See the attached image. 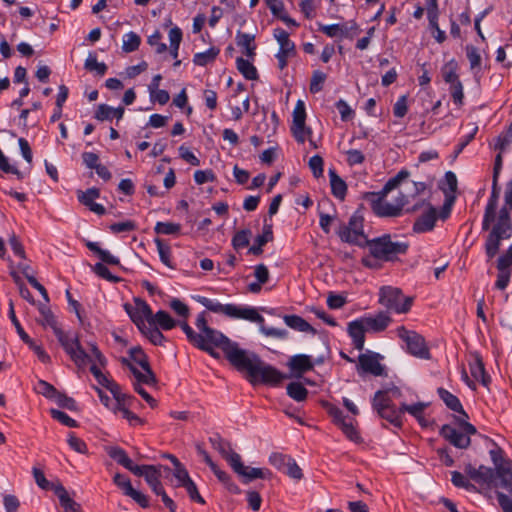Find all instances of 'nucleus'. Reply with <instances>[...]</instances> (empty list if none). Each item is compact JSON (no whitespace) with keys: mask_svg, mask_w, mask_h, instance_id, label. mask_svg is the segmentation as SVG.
Segmentation results:
<instances>
[{"mask_svg":"<svg viewBox=\"0 0 512 512\" xmlns=\"http://www.w3.org/2000/svg\"><path fill=\"white\" fill-rule=\"evenodd\" d=\"M195 326L198 332L186 323L181 322L180 327L191 345L207 352L215 359L220 354L215 348H220L229 363L240 373H245L246 379L252 384H265L278 386L285 375L275 367L265 363L256 353L240 348L237 342L230 340L219 330L208 325L206 312L197 315Z\"/></svg>","mask_w":512,"mask_h":512,"instance_id":"1","label":"nucleus"},{"mask_svg":"<svg viewBox=\"0 0 512 512\" xmlns=\"http://www.w3.org/2000/svg\"><path fill=\"white\" fill-rule=\"evenodd\" d=\"M194 299L211 312L223 314L232 319H242L259 325L262 334L268 337L285 339L288 331L274 327L265 326L264 318L259 314L258 309L250 306L235 305L232 303L222 304L219 301L204 296H196Z\"/></svg>","mask_w":512,"mask_h":512,"instance_id":"2","label":"nucleus"},{"mask_svg":"<svg viewBox=\"0 0 512 512\" xmlns=\"http://www.w3.org/2000/svg\"><path fill=\"white\" fill-rule=\"evenodd\" d=\"M123 308L138 330L154 345H159L160 310L153 313L148 303L139 297H134L132 302L124 303Z\"/></svg>","mask_w":512,"mask_h":512,"instance_id":"3","label":"nucleus"},{"mask_svg":"<svg viewBox=\"0 0 512 512\" xmlns=\"http://www.w3.org/2000/svg\"><path fill=\"white\" fill-rule=\"evenodd\" d=\"M427 185L424 182H413V189L409 194L399 193L395 203L386 200L387 195L382 193H371V208L375 215L379 217H398L402 214L405 206L411 203V200L425 193Z\"/></svg>","mask_w":512,"mask_h":512,"instance_id":"4","label":"nucleus"},{"mask_svg":"<svg viewBox=\"0 0 512 512\" xmlns=\"http://www.w3.org/2000/svg\"><path fill=\"white\" fill-rule=\"evenodd\" d=\"M366 247L370 254L381 261H394L399 255H405L409 244L403 241H393L391 235L384 234L380 237L369 239Z\"/></svg>","mask_w":512,"mask_h":512,"instance_id":"5","label":"nucleus"},{"mask_svg":"<svg viewBox=\"0 0 512 512\" xmlns=\"http://www.w3.org/2000/svg\"><path fill=\"white\" fill-rule=\"evenodd\" d=\"M413 297L405 296L400 288L383 286L379 291V303L389 312L406 314L413 304Z\"/></svg>","mask_w":512,"mask_h":512,"instance_id":"6","label":"nucleus"},{"mask_svg":"<svg viewBox=\"0 0 512 512\" xmlns=\"http://www.w3.org/2000/svg\"><path fill=\"white\" fill-rule=\"evenodd\" d=\"M337 235L342 242L361 248L366 247L369 241L364 233V218L359 212L353 213L347 224L340 225Z\"/></svg>","mask_w":512,"mask_h":512,"instance_id":"7","label":"nucleus"},{"mask_svg":"<svg viewBox=\"0 0 512 512\" xmlns=\"http://www.w3.org/2000/svg\"><path fill=\"white\" fill-rule=\"evenodd\" d=\"M372 407L377 412L378 416L385 419L396 428H401L403 425V412L401 406L397 408L391 397L386 395L385 392L377 391L372 400Z\"/></svg>","mask_w":512,"mask_h":512,"instance_id":"8","label":"nucleus"},{"mask_svg":"<svg viewBox=\"0 0 512 512\" xmlns=\"http://www.w3.org/2000/svg\"><path fill=\"white\" fill-rule=\"evenodd\" d=\"M54 334L58 342L63 347L64 351L69 355L70 359L75 363L76 366L82 368L88 363V360H90L89 355L80 345L76 333L71 331L66 332L60 328L55 329Z\"/></svg>","mask_w":512,"mask_h":512,"instance_id":"9","label":"nucleus"},{"mask_svg":"<svg viewBox=\"0 0 512 512\" xmlns=\"http://www.w3.org/2000/svg\"><path fill=\"white\" fill-rule=\"evenodd\" d=\"M122 364L130 370L134 378L140 381L149 382L155 380L147 357L141 348H131L129 358H122Z\"/></svg>","mask_w":512,"mask_h":512,"instance_id":"10","label":"nucleus"},{"mask_svg":"<svg viewBox=\"0 0 512 512\" xmlns=\"http://www.w3.org/2000/svg\"><path fill=\"white\" fill-rule=\"evenodd\" d=\"M34 480L36 484L44 490L52 489L55 493V495L58 497L61 507L63 508L64 512H79L81 510V506L79 503L75 502L70 496L68 495L66 489L61 484H51L45 477L44 473L34 467L32 470Z\"/></svg>","mask_w":512,"mask_h":512,"instance_id":"11","label":"nucleus"},{"mask_svg":"<svg viewBox=\"0 0 512 512\" xmlns=\"http://www.w3.org/2000/svg\"><path fill=\"white\" fill-rule=\"evenodd\" d=\"M476 432L477 430L475 426L467 421L461 423V430H458L449 424L443 425L440 429V435L450 444L459 449L468 448L471 443L470 435H474Z\"/></svg>","mask_w":512,"mask_h":512,"instance_id":"12","label":"nucleus"},{"mask_svg":"<svg viewBox=\"0 0 512 512\" xmlns=\"http://www.w3.org/2000/svg\"><path fill=\"white\" fill-rule=\"evenodd\" d=\"M512 223L497 221L486 237L484 249L487 261H491L498 253L501 241L511 238Z\"/></svg>","mask_w":512,"mask_h":512,"instance_id":"13","label":"nucleus"},{"mask_svg":"<svg viewBox=\"0 0 512 512\" xmlns=\"http://www.w3.org/2000/svg\"><path fill=\"white\" fill-rule=\"evenodd\" d=\"M397 336L406 344L407 351L420 359H430L431 354L426 345L424 337L415 331L400 326L396 329Z\"/></svg>","mask_w":512,"mask_h":512,"instance_id":"14","label":"nucleus"},{"mask_svg":"<svg viewBox=\"0 0 512 512\" xmlns=\"http://www.w3.org/2000/svg\"><path fill=\"white\" fill-rule=\"evenodd\" d=\"M425 205L428 206V210L423 213L413 225V230L417 233L428 232L434 228L437 220V210L427 203L424 198L419 199L412 206L407 207L408 212H415Z\"/></svg>","mask_w":512,"mask_h":512,"instance_id":"15","label":"nucleus"},{"mask_svg":"<svg viewBox=\"0 0 512 512\" xmlns=\"http://www.w3.org/2000/svg\"><path fill=\"white\" fill-rule=\"evenodd\" d=\"M227 461L235 473L244 478L245 483L251 482L252 480L258 478L264 479L267 477V474H270L268 470L245 466L241 460V456L233 451L228 455Z\"/></svg>","mask_w":512,"mask_h":512,"instance_id":"16","label":"nucleus"},{"mask_svg":"<svg viewBox=\"0 0 512 512\" xmlns=\"http://www.w3.org/2000/svg\"><path fill=\"white\" fill-rule=\"evenodd\" d=\"M292 116L291 132L296 141L303 144L306 141V137L312 134V130L305 126L306 109L303 101H297Z\"/></svg>","mask_w":512,"mask_h":512,"instance_id":"17","label":"nucleus"},{"mask_svg":"<svg viewBox=\"0 0 512 512\" xmlns=\"http://www.w3.org/2000/svg\"><path fill=\"white\" fill-rule=\"evenodd\" d=\"M384 357L376 352L367 351L358 357V372L369 373L373 376L385 375V367L381 364Z\"/></svg>","mask_w":512,"mask_h":512,"instance_id":"18","label":"nucleus"},{"mask_svg":"<svg viewBox=\"0 0 512 512\" xmlns=\"http://www.w3.org/2000/svg\"><path fill=\"white\" fill-rule=\"evenodd\" d=\"M236 46L243 56L236 58V64H251L256 55L255 36L252 34L237 31L235 36Z\"/></svg>","mask_w":512,"mask_h":512,"instance_id":"19","label":"nucleus"},{"mask_svg":"<svg viewBox=\"0 0 512 512\" xmlns=\"http://www.w3.org/2000/svg\"><path fill=\"white\" fill-rule=\"evenodd\" d=\"M499 195L500 188L498 186V179L492 178V189L490 197L485 207V212L482 221V230H489L491 223L494 222L495 220Z\"/></svg>","mask_w":512,"mask_h":512,"instance_id":"20","label":"nucleus"},{"mask_svg":"<svg viewBox=\"0 0 512 512\" xmlns=\"http://www.w3.org/2000/svg\"><path fill=\"white\" fill-rule=\"evenodd\" d=\"M367 332L380 333L392 322V318L388 311H379L375 315L361 317Z\"/></svg>","mask_w":512,"mask_h":512,"instance_id":"21","label":"nucleus"},{"mask_svg":"<svg viewBox=\"0 0 512 512\" xmlns=\"http://www.w3.org/2000/svg\"><path fill=\"white\" fill-rule=\"evenodd\" d=\"M465 473L476 483L485 484L488 487L493 485L496 477V472L492 468L484 465H480L476 468L471 464H468L465 466Z\"/></svg>","mask_w":512,"mask_h":512,"instance_id":"22","label":"nucleus"},{"mask_svg":"<svg viewBox=\"0 0 512 512\" xmlns=\"http://www.w3.org/2000/svg\"><path fill=\"white\" fill-rule=\"evenodd\" d=\"M443 78L450 85L449 91L454 104L461 107L464 103V92L458 74L454 70L445 71L443 72Z\"/></svg>","mask_w":512,"mask_h":512,"instance_id":"23","label":"nucleus"},{"mask_svg":"<svg viewBox=\"0 0 512 512\" xmlns=\"http://www.w3.org/2000/svg\"><path fill=\"white\" fill-rule=\"evenodd\" d=\"M100 191L99 189L93 187L89 188L86 191H78L77 198L78 201L84 206L88 207L90 211L94 212L97 215L105 214V207L102 204L96 203L95 200L99 198Z\"/></svg>","mask_w":512,"mask_h":512,"instance_id":"24","label":"nucleus"},{"mask_svg":"<svg viewBox=\"0 0 512 512\" xmlns=\"http://www.w3.org/2000/svg\"><path fill=\"white\" fill-rule=\"evenodd\" d=\"M347 332L352 339L354 348L359 351L363 350L365 344V333L367 330L361 318L349 322Z\"/></svg>","mask_w":512,"mask_h":512,"instance_id":"25","label":"nucleus"},{"mask_svg":"<svg viewBox=\"0 0 512 512\" xmlns=\"http://www.w3.org/2000/svg\"><path fill=\"white\" fill-rule=\"evenodd\" d=\"M139 470L133 472L134 475L143 476L152 488V490L159 495L160 494V473L155 466L152 465H139Z\"/></svg>","mask_w":512,"mask_h":512,"instance_id":"26","label":"nucleus"},{"mask_svg":"<svg viewBox=\"0 0 512 512\" xmlns=\"http://www.w3.org/2000/svg\"><path fill=\"white\" fill-rule=\"evenodd\" d=\"M162 470L165 472V478L174 487H180L188 477L189 473L183 464L173 465L172 468L162 465Z\"/></svg>","mask_w":512,"mask_h":512,"instance_id":"27","label":"nucleus"},{"mask_svg":"<svg viewBox=\"0 0 512 512\" xmlns=\"http://www.w3.org/2000/svg\"><path fill=\"white\" fill-rule=\"evenodd\" d=\"M108 455L116 461L119 465L123 466L125 469L129 470L130 472H136L139 470V465L134 464L131 458L127 455L124 449L113 446L110 447L107 451Z\"/></svg>","mask_w":512,"mask_h":512,"instance_id":"28","label":"nucleus"},{"mask_svg":"<svg viewBox=\"0 0 512 512\" xmlns=\"http://www.w3.org/2000/svg\"><path fill=\"white\" fill-rule=\"evenodd\" d=\"M273 240L272 224L264 221L262 234L255 238L254 244L249 248V252L253 255H260L263 252L262 247Z\"/></svg>","mask_w":512,"mask_h":512,"instance_id":"29","label":"nucleus"},{"mask_svg":"<svg viewBox=\"0 0 512 512\" xmlns=\"http://www.w3.org/2000/svg\"><path fill=\"white\" fill-rule=\"evenodd\" d=\"M437 394L450 410L458 412L465 416L466 418L468 417L457 396H455L454 394H452L451 392L442 387L437 389Z\"/></svg>","mask_w":512,"mask_h":512,"instance_id":"30","label":"nucleus"},{"mask_svg":"<svg viewBox=\"0 0 512 512\" xmlns=\"http://www.w3.org/2000/svg\"><path fill=\"white\" fill-rule=\"evenodd\" d=\"M182 37H183V34H182V31L180 28L178 27H173L170 29L169 33H168V39H169V49L167 50V47L164 43H162V54L168 52L170 54V56L172 57V59H175L177 58L178 56V49H179V45L182 41Z\"/></svg>","mask_w":512,"mask_h":512,"instance_id":"31","label":"nucleus"},{"mask_svg":"<svg viewBox=\"0 0 512 512\" xmlns=\"http://www.w3.org/2000/svg\"><path fill=\"white\" fill-rule=\"evenodd\" d=\"M470 373L472 377L481 382V384L487 387L491 381L490 376L487 374L484 363L479 356H476L475 359L469 364Z\"/></svg>","mask_w":512,"mask_h":512,"instance_id":"32","label":"nucleus"},{"mask_svg":"<svg viewBox=\"0 0 512 512\" xmlns=\"http://www.w3.org/2000/svg\"><path fill=\"white\" fill-rule=\"evenodd\" d=\"M329 178L332 195L339 199L344 200L347 193V185L345 181L336 173L334 169H329Z\"/></svg>","mask_w":512,"mask_h":512,"instance_id":"33","label":"nucleus"},{"mask_svg":"<svg viewBox=\"0 0 512 512\" xmlns=\"http://www.w3.org/2000/svg\"><path fill=\"white\" fill-rule=\"evenodd\" d=\"M283 320L288 327L296 331L311 333L313 335L317 333L315 328H313L304 318L298 315H285Z\"/></svg>","mask_w":512,"mask_h":512,"instance_id":"34","label":"nucleus"},{"mask_svg":"<svg viewBox=\"0 0 512 512\" xmlns=\"http://www.w3.org/2000/svg\"><path fill=\"white\" fill-rule=\"evenodd\" d=\"M288 366L292 372L305 373L313 369V363L308 355L298 354L290 358Z\"/></svg>","mask_w":512,"mask_h":512,"instance_id":"35","label":"nucleus"},{"mask_svg":"<svg viewBox=\"0 0 512 512\" xmlns=\"http://www.w3.org/2000/svg\"><path fill=\"white\" fill-rule=\"evenodd\" d=\"M124 109L119 108H113L106 104L99 105L98 109L96 110L95 117L96 119L100 121L105 120H112L117 119L120 120L123 117Z\"/></svg>","mask_w":512,"mask_h":512,"instance_id":"36","label":"nucleus"},{"mask_svg":"<svg viewBox=\"0 0 512 512\" xmlns=\"http://www.w3.org/2000/svg\"><path fill=\"white\" fill-rule=\"evenodd\" d=\"M86 246L90 251H92L98 255V257L102 261L101 263L108 264V265H119L120 264V260L118 257L111 254L110 251H108L106 249H102L97 242H88L86 244Z\"/></svg>","mask_w":512,"mask_h":512,"instance_id":"37","label":"nucleus"},{"mask_svg":"<svg viewBox=\"0 0 512 512\" xmlns=\"http://www.w3.org/2000/svg\"><path fill=\"white\" fill-rule=\"evenodd\" d=\"M487 439L493 446V448L490 449V451H489L490 458L495 466V468L493 470L495 472H498L499 467L506 466V464H511L512 462L509 459H506L504 457L503 449L501 447H499L494 440L489 439V438H487Z\"/></svg>","mask_w":512,"mask_h":512,"instance_id":"38","label":"nucleus"},{"mask_svg":"<svg viewBox=\"0 0 512 512\" xmlns=\"http://www.w3.org/2000/svg\"><path fill=\"white\" fill-rule=\"evenodd\" d=\"M90 372L95 377L97 382L101 386H103V387L107 388L108 390H110V392L112 394H115L116 391L119 389V385L116 384L115 382L109 380L108 377L101 372V370L99 369V367L95 363H93L90 366Z\"/></svg>","mask_w":512,"mask_h":512,"instance_id":"39","label":"nucleus"},{"mask_svg":"<svg viewBox=\"0 0 512 512\" xmlns=\"http://www.w3.org/2000/svg\"><path fill=\"white\" fill-rule=\"evenodd\" d=\"M287 395L297 402H302L307 398L308 390L301 382H291L287 385Z\"/></svg>","mask_w":512,"mask_h":512,"instance_id":"40","label":"nucleus"},{"mask_svg":"<svg viewBox=\"0 0 512 512\" xmlns=\"http://www.w3.org/2000/svg\"><path fill=\"white\" fill-rule=\"evenodd\" d=\"M169 306L173 310V312L179 317V324L181 322L187 323V319L190 315V308L188 307L187 304H185L178 298H172Z\"/></svg>","mask_w":512,"mask_h":512,"instance_id":"41","label":"nucleus"},{"mask_svg":"<svg viewBox=\"0 0 512 512\" xmlns=\"http://www.w3.org/2000/svg\"><path fill=\"white\" fill-rule=\"evenodd\" d=\"M409 177V172L407 170H400L394 177L390 178L385 185L383 186L380 193L382 195H388L393 189L397 188L402 181Z\"/></svg>","mask_w":512,"mask_h":512,"instance_id":"42","label":"nucleus"},{"mask_svg":"<svg viewBox=\"0 0 512 512\" xmlns=\"http://www.w3.org/2000/svg\"><path fill=\"white\" fill-rule=\"evenodd\" d=\"M322 406L326 410L328 415L332 418L333 423L335 425L339 427L340 425H342V423L346 422V417L344 416L342 410L339 407L329 402H323Z\"/></svg>","mask_w":512,"mask_h":512,"instance_id":"43","label":"nucleus"},{"mask_svg":"<svg viewBox=\"0 0 512 512\" xmlns=\"http://www.w3.org/2000/svg\"><path fill=\"white\" fill-rule=\"evenodd\" d=\"M220 50L217 47H210L204 52L196 53L194 64H208L214 62L219 55Z\"/></svg>","mask_w":512,"mask_h":512,"instance_id":"44","label":"nucleus"},{"mask_svg":"<svg viewBox=\"0 0 512 512\" xmlns=\"http://www.w3.org/2000/svg\"><path fill=\"white\" fill-rule=\"evenodd\" d=\"M180 487L185 488L187 494L189 495L192 501L197 502L201 505L205 504V500L199 494L198 488L194 481L190 478V476L183 483H181Z\"/></svg>","mask_w":512,"mask_h":512,"instance_id":"45","label":"nucleus"},{"mask_svg":"<svg viewBox=\"0 0 512 512\" xmlns=\"http://www.w3.org/2000/svg\"><path fill=\"white\" fill-rule=\"evenodd\" d=\"M327 79V74L324 73L321 70H315L313 71L311 81H310V87L309 90L312 94H316L320 91H322L324 83Z\"/></svg>","mask_w":512,"mask_h":512,"instance_id":"46","label":"nucleus"},{"mask_svg":"<svg viewBox=\"0 0 512 512\" xmlns=\"http://www.w3.org/2000/svg\"><path fill=\"white\" fill-rule=\"evenodd\" d=\"M28 347L34 352V354L38 357V359L44 363L48 364L51 362V357L44 350V348L37 344L32 338L28 337L27 341H23Z\"/></svg>","mask_w":512,"mask_h":512,"instance_id":"47","label":"nucleus"},{"mask_svg":"<svg viewBox=\"0 0 512 512\" xmlns=\"http://www.w3.org/2000/svg\"><path fill=\"white\" fill-rule=\"evenodd\" d=\"M141 39L135 32H129L123 36L122 48L125 52L135 51L140 45Z\"/></svg>","mask_w":512,"mask_h":512,"instance_id":"48","label":"nucleus"},{"mask_svg":"<svg viewBox=\"0 0 512 512\" xmlns=\"http://www.w3.org/2000/svg\"><path fill=\"white\" fill-rule=\"evenodd\" d=\"M251 231L243 229L238 231L232 238V245L236 250L243 249L249 245Z\"/></svg>","mask_w":512,"mask_h":512,"instance_id":"49","label":"nucleus"},{"mask_svg":"<svg viewBox=\"0 0 512 512\" xmlns=\"http://www.w3.org/2000/svg\"><path fill=\"white\" fill-rule=\"evenodd\" d=\"M50 415L53 419L59 421L62 425L74 428L78 426V423L75 419L71 418L67 413L58 410V409H50Z\"/></svg>","mask_w":512,"mask_h":512,"instance_id":"50","label":"nucleus"},{"mask_svg":"<svg viewBox=\"0 0 512 512\" xmlns=\"http://www.w3.org/2000/svg\"><path fill=\"white\" fill-rule=\"evenodd\" d=\"M512 143V129H506L501 133L495 141L494 149L500 152H504Z\"/></svg>","mask_w":512,"mask_h":512,"instance_id":"51","label":"nucleus"},{"mask_svg":"<svg viewBox=\"0 0 512 512\" xmlns=\"http://www.w3.org/2000/svg\"><path fill=\"white\" fill-rule=\"evenodd\" d=\"M291 458L292 457L289 455L274 452L269 456V463L279 471L283 472Z\"/></svg>","mask_w":512,"mask_h":512,"instance_id":"52","label":"nucleus"},{"mask_svg":"<svg viewBox=\"0 0 512 512\" xmlns=\"http://www.w3.org/2000/svg\"><path fill=\"white\" fill-rule=\"evenodd\" d=\"M279 46L280 49L276 55L277 59L279 64H286L289 56L295 52V45L291 40H289L285 43H281Z\"/></svg>","mask_w":512,"mask_h":512,"instance_id":"53","label":"nucleus"},{"mask_svg":"<svg viewBox=\"0 0 512 512\" xmlns=\"http://www.w3.org/2000/svg\"><path fill=\"white\" fill-rule=\"evenodd\" d=\"M39 312L43 318V320H42L43 325L51 327L54 333H55V329H60V327H58V325H57V321H56L52 311L46 305L41 304L39 306Z\"/></svg>","mask_w":512,"mask_h":512,"instance_id":"54","label":"nucleus"},{"mask_svg":"<svg viewBox=\"0 0 512 512\" xmlns=\"http://www.w3.org/2000/svg\"><path fill=\"white\" fill-rule=\"evenodd\" d=\"M428 404L424 402H418L412 405L402 403L401 411L403 413L407 412L415 418H421V414L424 413V410L427 408Z\"/></svg>","mask_w":512,"mask_h":512,"instance_id":"55","label":"nucleus"},{"mask_svg":"<svg viewBox=\"0 0 512 512\" xmlns=\"http://www.w3.org/2000/svg\"><path fill=\"white\" fill-rule=\"evenodd\" d=\"M67 442L69 447L77 453L86 454L88 452L86 443L82 439L77 437L73 432H70L68 434Z\"/></svg>","mask_w":512,"mask_h":512,"instance_id":"56","label":"nucleus"},{"mask_svg":"<svg viewBox=\"0 0 512 512\" xmlns=\"http://www.w3.org/2000/svg\"><path fill=\"white\" fill-rule=\"evenodd\" d=\"M92 271L100 278L108 280L110 282L115 283L119 281V278L117 276H114L107 268V266L103 263H96L92 267Z\"/></svg>","mask_w":512,"mask_h":512,"instance_id":"57","label":"nucleus"},{"mask_svg":"<svg viewBox=\"0 0 512 512\" xmlns=\"http://www.w3.org/2000/svg\"><path fill=\"white\" fill-rule=\"evenodd\" d=\"M109 229L114 234L128 233L136 229V224L132 220H126L111 224Z\"/></svg>","mask_w":512,"mask_h":512,"instance_id":"58","label":"nucleus"},{"mask_svg":"<svg viewBox=\"0 0 512 512\" xmlns=\"http://www.w3.org/2000/svg\"><path fill=\"white\" fill-rule=\"evenodd\" d=\"M54 400L57 403V405L61 408H65L71 411H74L77 408L76 401L73 398L67 396L64 393H60L59 391L54 397Z\"/></svg>","mask_w":512,"mask_h":512,"instance_id":"59","label":"nucleus"},{"mask_svg":"<svg viewBox=\"0 0 512 512\" xmlns=\"http://www.w3.org/2000/svg\"><path fill=\"white\" fill-rule=\"evenodd\" d=\"M408 112L407 96H400L393 106V114L397 118H403Z\"/></svg>","mask_w":512,"mask_h":512,"instance_id":"60","label":"nucleus"},{"mask_svg":"<svg viewBox=\"0 0 512 512\" xmlns=\"http://www.w3.org/2000/svg\"><path fill=\"white\" fill-rule=\"evenodd\" d=\"M113 481L115 485H117L125 495H127L128 492H130L133 489L130 479L123 474L116 473L114 475Z\"/></svg>","mask_w":512,"mask_h":512,"instance_id":"61","label":"nucleus"},{"mask_svg":"<svg viewBox=\"0 0 512 512\" xmlns=\"http://www.w3.org/2000/svg\"><path fill=\"white\" fill-rule=\"evenodd\" d=\"M346 437L353 442H360L361 437L351 422H344L339 426Z\"/></svg>","mask_w":512,"mask_h":512,"instance_id":"62","label":"nucleus"},{"mask_svg":"<svg viewBox=\"0 0 512 512\" xmlns=\"http://www.w3.org/2000/svg\"><path fill=\"white\" fill-rule=\"evenodd\" d=\"M216 179L215 174L212 170H197L194 173V181L201 185L207 182H213Z\"/></svg>","mask_w":512,"mask_h":512,"instance_id":"63","label":"nucleus"},{"mask_svg":"<svg viewBox=\"0 0 512 512\" xmlns=\"http://www.w3.org/2000/svg\"><path fill=\"white\" fill-rule=\"evenodd\" d=\"M320 30L329 37H342L345 35V28L340 24L324 25Z\"/></svg>","mask_w":512,"mask_h":512,"instance_id":"64","label":"nucleus"}]
</instances>
